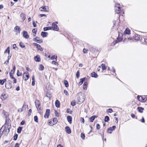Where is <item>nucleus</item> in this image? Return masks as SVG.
<instances>
[{"instance_id": "obj_1", "label": "nucleus", "mask_w": 147, "mask_h": 147, "mask_svg": "<svg viewBox=\"0 0 147 147\" xmlns=\"http://www.w3.org/2000/svg\"><path fill=\"white\" fill-rule=\"evenodd\" d=\"M12 82L9 80L7 81L5 83V87L6 88L8 89H11L12 87Z\"/></svg>"}, {"instance_id": "obj_2", "label": "nucleus", "mask_w": 147, "mask_h": 147, "mask_svg": "<svg viewBox=\"0 0 147 147\" xmlns=\"http://www.w3.org/2000/svg\"><path fill=\"white\" fill-rule=\"evenodd\" d=\"M33 45L36 47L37 51H43V49L40 45L36 42L33 43Z\"/></svg>"}, {"instance_id": "obj_3", "label": "nucleus", "mask_w": 147, "mask_h": 147, "mask_svg": "<svg viewBox=\"0 0 147 147\" xmlns=\"http://www.w3.org/2000/svg\"><path fill=\"white\" fill-rule=\"evenodd\" d=\"M137 98L139 101L142 102H145L147 100V98H144L139 95H138L137 96Z\"/></svg>"}, {"instance_id": "obj_4", "label": "nucleus", "mask_w": 147, "mask_h": 147, "mask_svg": "<svg viewBox=\"0 0 147 147\" xmlns=\"http://www.w3.org/2000/svg\"><path fill=\"white\" fill-rule=\"evenodd\" d=\"M11 127H6V126H4V129L2 131L3 132L5 131L4 133L6 136H7L9 132Z\"/></svg>"}, {"instance_id": "obj_5", "label": "nucleus", "mask_w": 147, "mask_h": 147, "mask_svg": "<svg viewBox=\"0 0 147 147\" xmlns=\"http://www.w3.org/2000/svg\"><path fill=\"white\" fill-rule=\"evenodd\" d=\"M23 78H24V80L26 81L29 78V74L28 72L26 71L24 72L23 75Z\"/></svg>"}, {"instance_id": "obj_6", "label": "nucleus", "mask_w": 147, "mask_h": 147, "mask_svg": "<svg viewBox=\"0 0 147 147\" xmlns=\"http://www.w3.org/2000/svg\"><path fill=\"white\" fill-rule=\"evenodd\" d=\"M5 120V126L11 127V124L10 123L11 120L9 118L7 119V118Z\"/></svg>"}, {"instance_id": "obj_7", "label": "nucleus", "mask_w": 147, "mask_h": 147, "mask_svg": "<svg viewBox=\"0 0 147 147\" xmlns=\"http://www.w3.org/2000/svg\"><path fill=\"white\" fill-rule=\"evenodd\" d=\"M116 127L115 125L113 126L112 127H109L107 129V132L109 134L112 133L113 131L115 129Z\"/></svg>"}, {"instance_id": "obj_8", "label": "nucleus", "mask_w": 147, "mask_h": 147, "mask_svg": "<svg viewBox=\"0 0 147 147\" xmlns=\"http://www.w3.org/2000/svg\"><path fill=\"white\" fill-rule=\"evenodd\" d=\"M51 27L54 30L58 31L59 30L58 27L55 23H52V26Z\"/></svg>"}, {"instance_id": "obj_9", "label": "nucleus", "mask_w": 147, "mask_h": 147, "mask_svg": "<svg viewBox=\"0 0 147 147\" xmlns=\"http://www.w3.org/2000/svg\"><path fill=\"white\" fill-rule=\"evenodd\" d=\"M50 110L49 109H47L46 110V112L44 116L45 118H48L50 115Z\"/></svg>"}, {"instance_id": "obj_10", "label": "nucleus", "mask_w": 147, "mask_h": 147, "mask_svg": "<svg viewBox=\"0 0 147 147\" xmlns=\"http://www.w3.org/2000/svg\"><path fill=\"white\" fill-rule=\"evenodd\" d=\"M22 34L23 36L26 39H28L29 38V35L28 34L27 32L26 31H23Z\"/></svg>"}, {"instance_id": "obj_11", "label": "nucleus", "mask_w": 147, "mask_h": 147, "mask_svg": "<svg viewBox=\"0 0 147 147\" xmlns=\"http://www.w3.org/2000/svg\"><path fill=\"white\" fill-rule=\"evenodd\" d=\"M46 7H48V6H44L40 7L39 9V10L41 11H44L45 12H48V11L47 10Z\"/></svg>"}, {"instance_id": "obj_12", "label": "nucleus", "mask_w": 147, "mask_h": 147, "mask_svg": "<svg viewBox=\"0 0 147 147\" xmlns=\"http://www.w3.org/2000/svg\"><path fill=\"white\" fill-rule=\"evenodd\" d=\"M35 61L37 62H39L40 61L41 59L39 55H37L34 57Z\"/></svg>"}, {"instance_id": "obj_13", "label": "nucleus", "mask_w": 147, "mask_h": 147, "mask_svg": "<svg viewBox=\"0 0 147 147\" xmlns=\"http://www.w3.org/2000/svg\"><path fill=\"white\" fill-rule=\"evenodd\" d=\"M13 74L11 73H9V75L10 77L12 79H13V83L16 84L17 83V79L13 77Z\"/></svg>"}, {"instance_id": "obj_14", "label": "nucleus", "mask_w": 147, "mask_h": 147, "mask_svg": "<svg viewBox=\"0 0 147 147\" xmlns=\"http://www.w3.org/2000/svg\"><path fill=\"white\" fill-rule=\"evenodd\" d=\"M7 98V96H6V94L4 93L2 94L1 96V98L2 100H4Z\"/></svg>"}, {"instance_id": "obj_15", "label": "nucleus", "mask_w": 147, "mask_h": 147, "mask_svg": "<svg viewBox=\"0 0 147 147\" xmlns=\"http://www.w3.org/2000/svg\"><path fill=\"white\" fill-rule=\"evenodd\" d=\"M65 130L66 132L68 134H70L71 132V129L69 126H66L65 127Z\"/></svg>"}, {"instance_id": "obj_16", "label": "nucleus", "mask_w": 147, "mask_h": 147, "mask_svg": "<svg viewBox=\"0 0 147 147\" xmlns=\"http://www.w3.org/2000/svg\"><path fill=\"white\" fill-rule=\"evenodd\" d=\"M130 30L128 28L126 29L123 32L124 34H130Z\"/></svg>"}, {"instance_id": "obj_17", "label": "nucleus", "mask_w": 147, "mask_h": 147, "mask_svg": "<svg viewBox=\"0 0 147 147\" xmlns=\"http://www.w3.org/2000/svg\"><path fill=\"white\" fill-rule=\"evenodd\" d=\"M33 40L34 42H36L39 44H40L43 42V40L41 39H36V38H33Z\"/></svg>"}, {"instance_id": "obj_18", "label": "nucleus", "mask_w": 147, "mask_h": 147, "mask_svg": "<svg viewBox=\"0 0 147 147\" xmlns=\"http://www.w3.org/2000/svg\"><path fill=\"white\" fill-rule=\"evenodd\" d=\"M140 36L137 34H136L135 35L134 37H135V39L136 40H141V41H142V38H140Z\"/></svg>"}, {"instance_id": "obj_19", "label": "nucleus", "mask_w": 147, "mask_h": 147, "mask_svg": "<svg viewBox=\"0 0 147 147\" xmlns=\"http://www.w3.org/2000/svg\"><path fill=\"white\" fill-rule=\"evenodd\" d=\"M119 5V4H116L115 5V7H117L118 9H115V11L117 13H120V7L118 6H117V5Z\"/></svg>"}, {"instance_id": "obj_20", "label": "nucleus", "mask_w": 147, "mask_h": 147, "mask_svg": "<svg viewBox=\"0 0 147 147\" xmlns=\"http://www.w3.org/2000/svg\"><path fill=\"white\" fill-rule=\"evenodd\" d=\"M35 104L36 108L37 107L40 106V101L39 100H38L37 99H36L35 100Z\"/></svg>"}, {"instance_id": "obj_21", "label": "nucleus", "mask_w": 147, "mask_h": 147, "mask_svg": "<svg viewBox=\"0 0 147 147\" xmlns=\"http://www.w3.org/2000/svg\"><path fill=\"white\" fill-rule=\"evenodd\" d=\"M48 33L47 32H42L41 35L43 38H45L47 36Z\"/></svg>"}, {"instance_id": "obj_22", "label": "nucleus", "mask_w": 147, "mask_h": 147, "mask_svg": "<svg viewBox=\"0 0 147 147\" xmlns=\"http://www.w3.org/2000/svg\"><path fill=\"white\" fill-rule=\"evenodd\" d=\"M97 117V116L93 115L90 117V122H92L95 118Z\"/></svg>"}, {"instance_id": "obj_23", "label": "nucleus", "mask_w": 147, "mask_h": 147, "mask_svg": "<svg viewBox=\"0 0 147 147\" xmlns=\"http://www.w3.org/2000/svg\"><path fill=\"white\" fill-rule=\"evenodd\" d=\"M67 119L68 121L70 124L72 123V117L71 116H68L67 117Z\"/></svg>"}, {"instance_id": "obj_24", "label": "nucleus", "mask_w": 147, "mask_h": 147, "mask_svg": "<svg viewBox=\"0 0 147 147\" xmlns=\"http://www.w3.org/2000/svg\"><path fill=\"white\" fill-rule=\"evenodd\" d=\"M91 75L92 77L94 78H97L98 76L97 74L95 72H92L91 74Z\"/></svg>"}, {"instance_id": "obj_25", "label": "nucleus", "mask_w": 147, "mask_h": 147, "mask_svg": "<svg viewBox=\"0 0 147 147\" xmlns=\"http://www.w3.org/2000/svg\"><path fill=\"white\" fill-rule=\"evenodd\" d=\"M55 105L56 107L57 108H59L60 107V103L59 101L57 100L55 102Z\"/></svg>"}, {"instance_id": "obj_26", "label": "nucleus", "mask_w": 147, "mask_h": 147, "mask_svg": "<svg viewBox=\"0 0 147 147\" xmlns=\"http://www.w3.org/2000/svg\"><path fill=\"white\" fill-rule=\"evenodd\" d=\"M86 79V78H83L80 79V81L78 83L80 85H82L83 83V82H84V81Z\"/></svg>"}, {"instance_id": "obj_27", "label": "nucleus", "mask_w": 147, "mask_h": 147, "mask_svg": "<svg viewBox=\"0 0 147 147\" xmlns=\"http://www.w3.org/2000/svg\"><path fill=\"white\" fill-rule=\"evenodd\" d=\"M90 51L92 52H95L98 51L97 49L94 48V47H90Z\"/></svg>"}, {"instance_id": "obj_28", "label": "nucleus", "mask_w": 147, "mask_h": 147, "mask_svg": "<svg viewBox=\"0 0 147 147\" xmlns=\"http://www.w3.org/2000/svg\"><path fill=\"white\" fill-rule=\"evenodd\" d=\"M137 109L139 112L142 113L144 110V108L142 107H139L137 108Z\"/></svg>"}, {"instance_id": "obj_29", "label": "nucleus", "mask_w": 147, "mask_h": 147, "mask_svg": "<svg viewBox=\"0 0 147 147\" xmlns=\"http://www.w3.org/2000/svg\"><path fill=\"white\" fill-rule=\"evenodd\" d=\"M14 30L18 31V33H20L21 31V29L20 27L18 26H16L14 28Z\"/></svg>"}, {"instance_id": "obj_30", "label": "nucleus", "mask_w": 147, "mask_h": 147, "mask_svg": "<svg viewBox=\"0 0 147 147\" xmlns=\"http://www.w3.org/2000/svg\"><path fill=\"white\" fill-rule=\"evenodd\" d=\"M88 84L87 82H85L83 84V88L84 90H86L87 88Z\"/></svg>"}, {"instance_id": "obj_31", "label": "nucleus", "mask_w": 147, "mask_h": 147, "mask_svg": "<svg viewBox=\"0 0 147 147\" xmlns=\"http://www.w3.org/2000/svg\"><path fill=\"white\" fill-rule=\"evenodd\" d=\"M52 29V28L51 26L45 27L43 28V30L44 31H45L48 30H51Z\"/></svg>"}, {"instance_id": "obj_32", "label": "nucleus", "mask_w": 147, "mask_h": 147, "mask_svg": "<svg viewBox=\"0 0 147 147\" xmlns=\"http://www.w3.org/2000/svg\"><path fill=\"white\" fill-rule=\"evenodd\" d=\"M121 36H122V34H121ZM123 38H122V36H121L120 35V34H119V35L118 37L117 38V39L120 42L121 41Z\"/></svg>"}, {"instance_id": "obj_33", "label": "nucleus", "mask_w": 147, "mask_h": 147, "mask_svg": "<svg viewBox=\"0 0 147 147\" xmlns=\"http://www.w3.org/2000/svg\"><path fill=\"white\" fill-rule=\"evenodd\" d=\"M6 80V79L5 78L3 80H0V84L3 85Z\"/></svg>"}, {"instance_id": "obj_34", "label": "nucleus", "mask_w": 147, "mask_h": 147, "mask_svg": "<svg viewBox=\"0 0 147 147\" xmlns=\"http://www.w3.org/2000/svg\"><path fill=\"white\" fill-rule=\"evenodd\" d=\"M79 98H80V99H78V102L80 103H82L84 101V98L83 96H82V98H80V97H79Z\"/></svg>"}, {"instance_id": "obj_35", "label": "nucleus", "mask_w": 147, "mask_h": 147, "mask_svg": "<svg viewBox=\"0 0 147 147\" xmlns=\"http://www.w3.org/2000/svg\"><path fill=\"white\" fill-rule=\"evenodd\" d=\"M100 66V67H101L102 71H104L106 69V67H105V65L104 64L102 63L101 64V66Z\"/></svg>"}, {"instance_id": "obj_36", "label": "nucleus", "mask_w": 147, "mask_h": 147, "mask_svg": "<svg viewBox=\"0 0 147 147\" xmlns=\"http://www.w3.org/2000/svg\"><path fill=\"white\" fill-rule=\"evenodd\" d=\"M20 16V17L22 18L23 21H24L26 19L25 15V14L24 13H21Z\"/></svg>"}, {"instance_id": "obj_37", "label": "nucleus", "mask_w": 147, "mask_h": 147, "mask_svg": "<svg viewBox=\"0 0 147 147\" xmlns=\"http://www.w3.org/2000/svg\"><path fill=\"white\" fill-rule=\"evenodd\" d=\"M64 83L65 85V87L67 88L69 86V84L68 81L67 80H64Z\"/></svg>"}, {"instance_id": "obj_38", "label": "nucleus", "mask_w": 147, "mask_h": 147, "mask_svg": "<svg viewBox=\"0 0 147 147\" xmlns=\"http://www.w3.org/2000/svg\"><path fill=\"white\" fill-rule=\"evenodd\" d=\"M22 129V127H19L17 129V132L18 134H20L21 133V131Z\"/></svg>"}, {"instance_id": "obj_39", "label": "nucleus", "mask_w": 147, "mask_h": 147, "mask_svg": "<svg viewBox=\"0 0 147 147\" xmlns=\"http://www.w3.org/2000/svg\"><path fill=\"white\" fill-rule=\"evenodd\" d=\"M109 120V118L108 116H106L105 117L104 121L105 122H108Z\"/></svg>"}, {"instance_id": "obj_40", "label": "nucleus", "mask_w": 147, "mask_h": 147, "mask_svg": "<svg viewBox=\"0 0 147 147\" xmlns=\"http://www.w3.org/2000/svg\"><path fill=\"white\" fill-rule=\"evenodd\" d=\"M53 123H55L53 124V125H54L55 124L57 123L58 121L57 119L56 118H54L53 119Z\"/></svg>"}, {"instance_id": "obj_41", "label": "nucleus", "mask_w": 147, "mask_h": 147, "mask_svg": "<svg viewBox=\"0 0 147 147\" xmlns=\"http://www.w3.org/2000/svg\"><path fill=\"white\" fill-rule=\"evenodd\" d=\"M18 137V134H15L13 136V140L14 141L16 140L17 139Z\"/></svg>"}, {"instance_id": "obj_42", "label": "nucleus", "mask_w": 147, "mask_h": 147, "mask_svg": "<svg viewBox=\"0 0 147 147\" xmlns=\"http://www.w3.org/2000/svg\"><path fill=\"white\" fill-rule=\"evenodd\" d=\"M51 58L52 60L55 59L56 60V61H57V55H54L52 56L51 57Z\"/></svg>"}, {"instance_id": "obj_43", "label": "nucleus", "mask_w": 147, "mask_h": 147, "mask_svg": "<svg viewBox=\"0 0 147 147\" xmlns=\"http://www.w3.org/2000/svg\"><path fill=\"white\" fill-rule=\"evenodd\" d=\"M20 46L22 48H24L25 47V46L24 45V44L22 42H20Z\"/></svg>"}, {"instance_id": "obj_44", "label": "nucleus", "mask_w": 147, "mask_h": 147, "mask_svg": "<svg viewBox=\"0 0 147 147\" xmlns=\"http://www.w3.org/2000/svg\"><path fill=\"white\" fill-rule=\"evenodd\" d=\"M44 68V67L43 65L42 64H40V67L39 69L40 71L43 70Z\"/></svg>"}, {"instance_id": "obj_45", "label": "nucleus", "mask_w": 147, "mask_h": 147, "mask_svg": "<svg viewBox=\"0 0 147 147\" xmlns=\"http://www.w3.org/2000/svg\"><path fill=\"white\" fill-rule=\"evenodd\" d=\"M34 121L36 122V123H38V117L37 116H34Z\"/></svg>"}, {"instance_id": "obj_46", "label": "nucleus", "mask_w": 147, "mask_h": 147, "mask_svg": "<svg viewBox=\"0 0 147 147\" xmlns=\"http://www.w3.org/2000/svg\"><path fill=\"white\" fill-rule=\"evenodd\" d=\"M81 137L82 140H84L85 138V135L83 133H81Z\"/></svg>"}, {"instance_id": "obj_47", "label": "nucleus", "mask_w": 147, "mask_h": 147, "mask_svg": "<svg viewBox=\"0 0 147 147\" xmlns=\"http://www.w3.org/2000/svg\"><path fill=\"white\" fill-rule=\"evenodd\" d=\"M10 52L9 47H8L7 49L5 50L4 53H9Z\"/></svg>"}, {"instance_id": "obj_48", "label": "nucleus", "mask_w": 147, "mask_h": 147, "mask_svg": "<svg viewBox=\"0 0 147 147\" xmlns=\"http://www.w3.org/2000/svg\"><path fill=\"white\" fill-rule=\"evenodd\" d=\"M27 107H28V105H26L24 104L22 107V109H23V111L25 110Z\"/></svg>"}, {"instance_id": "obj_49", "label": "nucleus", "mask_w": 147, "mask_h": 147, "mask_svg": "<svg viewBox=\"0 0 147 147\" xmlns=\"http://www.w3.org/2000/svg\"><path fill=\"white\" fill-rule=\"evenodd\" d=\"M80 76V72L79 71H77L76 73V77L77 78H78Z\"/></svg>"}, {"instance_id": "obj_50", "label": "nucleus", "mask_w": 147, "mask_h": 147, "mask_svg": "<svg viewBox=\"0 0 147 147\" xmlns=\"http://www.w3.org/2000/svg\"><path fill=\"white\" fill-rule=\"evenodd\" d=\"M17 75L18 76H20L22 75V73H20L19 70H17Z\"/></svg>"}, {"instance_id": "obj_51", "label": "nucleus", "mask_w": 147, "mask_h": 147, "mask_svg": "<svg viewBox=\"0 0 147 147\" xmlns=\"http://www.w3.org/2000/svg\"><path fill=\"white\" fill-rule=\"evenodd\" d=\"M113 111V110L111 108H109L107 109V112L108 113H111Z\"/></svg>"}, {"instance_id": "obj_52", "label": "nucleus", "mask_w": 147, "mask_h": 147, "mask_svg": "<svg viewBox=\"0 0 147 147\" xmlns=\"http://www.w3.org/2000/svg\"><path fill=\"white\" fill-rule=\"evenodd\" d=\"M55 115L56 117H58L59 116V114L58 113L57 111L56 110H55Z\"/></svg>"}, {"instance_id": "obj_53", "label": "nucleus", "mask_w": 147, "mask_h": 147, "mask_svg": "<svg viewBox=\"0 0 147 147\" xmlns=\"http://www.w3.org/2000/svg\"><path fill=\"white\" fill-rule=\"evenodd\" d=\"M3 112H4V115L5 116V118H7V116L8 115V113L4 111H3Z\"/></svg>"}, {"instance_id": "obj_54", "label": "nucleus", "mask_w": 147, "mask_h": 147, "mask_svg": "<svg viewBox=\"0 0 147 147\" xmlns=\"http://www.w3.org/2000/svg\"><path fill=\"white\" fill-rule=\"evenodd\" d=\"M43 16L46 17L47 15L45 14H40L38 15V17L39 18H41Z\"/></svg>"}, {"instance_id": "obj_55", "label": "nucleus", "mask_w": 147, "mask_h": 147, "mask_svg": "<svg viewBox=\"0 0 147 147\" xmlns=\"http://www.w3.org/2000/svg\"><path fill=\"white\" fill-rule=\"evenodd\" d=\"M37 31V30L36 29V28H34L32 30V32L33 33H34L35 34H36V33Z\"/></svg>"}, {"instance_id": "obj_56", "label": "nucleus", "mask_w": 147, "mask_h": 147, "mask_svg": "<svg viewBox=\"0 0 147 147\" xmlns=\"http://www.w3.org/2000/svg\"><path fill=\"white\" fill-rule=\"evenodd\" d=\"M13 49H16L17 48V49H18V48L17 47L16 45V44H14L13 45Z\"/></svg>"}, {"instance_id": "obj_57", "label": "nucleus", "mask_w": 147, "mask_h": 147, "mask_svg": "<svg viewBox=\"0 0 147 147\" xmlns=\"http://www.w3.org/2000/svg\"><path fill=\"white\" fill-rule=\"evenodd\" d=\"M100 128V125L98 123L96 125V128L97 129H99Z\"/></svg>"}, {"instance_id": "obj_58", "label": "nucleus", "mask_w": 147, "mask_h": 147, "mask_svg": "<svg viewBox=\"0 0 147 147\" xmlns=\"http://www.w3.org/2000/svg\"><path fill=\"white\" fill-rule=\"evenodd\" d=\"M32 24L34 27H36V24L34 21H33L32 22Z\"/></svg>"}, {"instance_id": "obj_59", "label": "nucleus", "mask_w": 147, "mask_h": 147, "mask_svg": "<svg viewBox=\"0 0 147 147\" xmlns=\"http://www.w3.org/2000/svg\"><path fill=\"white\" fill-rule=\"evenodd\" d=\"M31 112H32V110L31 109H30L29 110L28 112V116H29L31 114Z\"/></svg>"}, {"instance_id": "obj_60", "label": "nucleus", "mask_w": 147, "mask_h": 147, "mask_svg": "<svg viewBox=\"0 0 147 147\" xmlns=\"http://www.w3.org/2000/svg\"><path fill=\"white\" fill-rule=\"evenodd\" d=\"M88 51V50L84 48L83 50V52L84 53H87V51Z\"/></svg>"}, {"instance_id": "obj_61", "label": "nucleus", "mask_w": 147, "mask_h": 147, "mask_svg": "<svg viewBox=\"0 0 147 147\" xmlns=\"http://www.w3.org/2000/svg\"><path fill=\"white\" fill-rule=\"evenodd\" d=\"M52 64H55V65H58V63H57V62H56L55 61H53L52 62Z\"/></svg>"}, {"instance_id": "obj_62", "label": "nucleus", "mask_w": 147, "mask_h": 147, "mask_svg": "<svg viewBox=\"0 0 147 147\" xmlns=\"http://www.w3.org/2000/svg\"><path fill=\"white\" fill-rule=\"evenodd\" d=\"M71 105L72 106H74L76 105V102H71Z\"/></svg>"}, {"instance_id": "obj_63", "label": "nucleus", "mask_w": 147, "mask_h": 147, "mask_svg": "<svg viewBox=\"0 0 147 147\" xmlns=\"http://www.w3.org/2000/svg\"><path fill=\"white\" fill-rule=\"evenodd\" d=\"M64 93L65 94V95L67 96L68 95V92L66 90H64Z\"/></svg>"}, {"instance_id": "obj_64", "label": "nucleus", "mask_w": 147, "mask_h": 147, "mask_svg": "<svg viewBox=\"0 0 147 147\" xmlns=\"http://www.w3.org/2000/svg\"><path fill=\"white\" fill-rule=\"evenodd\" d=\"M141 121L143 123H144L145 122V120L143 117H142V118L141 120Z\"/></svg>"}]
</instances>
